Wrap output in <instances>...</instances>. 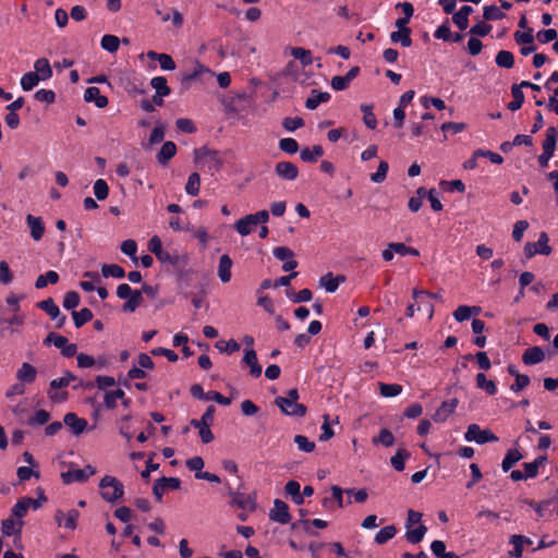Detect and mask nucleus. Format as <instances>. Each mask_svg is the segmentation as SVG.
Returning <instances> with one entry per match:
<instances>
[{"label": "nucleus", "instance_id": "nucleus-1", "mask_svg": "<svg viewBox=\"0 0 558 558\" xmlns=\"http://www.w3.org/2000/svg\"><path fill=\"white\" fill-rule=\"evenodd\" d=\"M299 391L292 388L287 392V396H279L275 399V404L289 416L303 417L306 414V407L298 402Z\"/></svg>", "mask_w": 558, "mask_h": 558}, {"label": "nucleus", "instance_id": "nucleus-2", "mask_svg": "<svg viewBox=\"0 0 558 558\" xmlns=\"http://www.w3.org/2000/svg\"><path fill=\"white\" fill-rule=\"evenodd\" d=\"M100 496L110 504L117 502L124 495V486L117 477L105 475L99 482Z\"/></svg>", "mask_w": 558, "mask_h": 558}, {"label": "nucleus", "instance_id": "nucleus-3", "mask_svg": "<svg viewBox=\"0 0 558 558\" xmlns=\"http://www.w3.org/2000/svg\"><path fill=\"white\" fill-rule=\"evenodd\" d=\"M557 140V129L549 126L546 130L545 138L542 143L543 153L537 158V161L542 168H547L549 160L554 157Z\"/></svg>", "mask_w": 558, "mask_h": 558}, {"label": "nucleus", "instance_id": "nucleus-4", "mask_svg": "<svg viewBox=\"0 0 558 558\" xmlns=\"http://www.w3.org/2000/svg\"><path fill=\"white\" fill-rule=\"evenodd\" d=\"M464 438L466 441H475L478 445L498 440V437L490 429H482L477 424L468 426Z\"/></svg>", "mask_w": 558, "mask_h": 558}, {"label": "nucleus", "instance_id": "nucleus-5", "mask_svg": "<svg viewBox=\"0 0 558 558\" xmlns=\"http://www.w3.org/2000/svg\"><path fill=\"white\" fill-rule=\"evenodd\" d=\"M513 39L518 45L521 46L520 53L524 57L530 56L537 49L536 45L534 44L535 36L533 28H527V31L524 32H514Z\"/></svg>", "mask_w": 558, "mask_h": 558}, {"label": "nucleus", "instance_id": "nucleus-6", "mask_svg": "<svg viewBox=\"0 0 558 558\" xmlns=\"http://www.w3.org/2000/svg\"><path fill=\"white\" fill-rule=\"evenodd\" d=\"M548 235L545 232L539 234L536 243L527 242L524 246V254L527 258H532L536 254L549 255L551 247L548 245Z\"/></svg>", "mask_w": 558, "mask_h": 558}, {"label": "nucleus", "instance_id": "nucleus-7", "mask_svg": "<svg viewBox=\"0 0 558 558\" xmlns=\"http://www.w3.org/2000/svg\"><path fill=\"white\" fill-rule=\"evenodd\" d=\"M269 519L280 524H288L291 521L289 506L281 499H275L274 508L269 512Z\"/></svg>", "mask_w": 558, "mask_h": 558}, {"label": "nucleus", "instance_id": "nucleus-8", "mask_svg": "<svg viewBox=\"0 0 558 558\" xmlns=\"http://www.w3.org/2000/svg\"><path fill=\"white\" fill-rule=\"evenodd\" d=\"M228 494L231 497V505L233 507L251 511L255 509V501L250 495L233 492L231 487H229Z\"/></svg>", "mask_w": 558, "mask_h": 558}, {"label": "nucleus", "instance_id": "nucleus-9", "mask_svg": "<svg viewBox=\"0 0 558 558\" xmlns=\"http://www.w3.org/2000/svg\"><path fill=\"white\" fill-rule=\"evenodd\" d=\"M78 517L80 512L75 509L70 510L68 513H64L62 510H57L54 520L59 525H63L69 530H75Z\"/></svg>", "mask_w": 558, "mask_h": 558}, {"label": "nucleus", "instance_id": "nucleus-10", "mask_svg": "<svg viewBox=\"0 0 558 558\" xmlns=\"http://www.w3.org/2000/svg\"><path fill=\"white\" fill-rule=\"evenodd\" d=\"M275 172L283 180L293 181L299 175L298 167L290 161H280L275 167Z\"/></svg>", "mask_w": 558, "mask_h": 558}, {"label": "nucleus", "instance_id": "nucleus-11", "mask_svg": "<svg viewBox=\"0 0 558 558\" xmlns=\"http://www.w3.org/2000/svg\"><path fill=\"white\" fill-rule=\"evenodd\" d=\"M37 377V369L28 362L22 363L16 372V379L23 384H33Z\"/></svg>", "mask_w": 558, "mask_h": 558}, {"label": "nucleus", "instance_id": "nucleus-12", "mask_svg": "<svg viewBox=\"0 0 558 558\" xmlns=\"http://www.w3.org/2000/svg\"><path fill=\"white\" fill-rule=\"evenodd\" d=\"M26 223L31 230V236L35 241H39L45 233V223L40 217L31 214L26 216Z\"/></svg>", "mask_w": 558, "mask_h": 558}, {"label": "nucleus", "instance_id": "nucleus-13", "mask_svg": "<svg viewBox=\"0 0 558 558\" xmlns=\"http://www.w3.org/2000/svg\"><path fill=\"white\" fill-rule=\"evenodd\" d=\"M458 405V399L453 398L450 400L444 401L440 407L436 410L434 414V420L436 422H444L448 418L450 414L454 412Z\"/></svg>", "mask_w": 558, "mask_h": 558}, {"label": "nucleus", "instance_id": "nucleus-14", "mask_svg": "<svg viewBox=\"0 0 558 558\" xmlns=\"http://www.w3.org/2000/svg\"><path fill=\"white\" fill-rule=\"evenodd\" d=\"M243 362L250 367L251 376L257 378L262 375V366L253 348L245 349Z\"/></svg>", "mask_w": 558, "mask_h": 558}, {"label": "nucleus", "instance_id": "nucleus-15", "mask_svg": "<svg viewBox=\"0 0 558 558\" xmlns=\"http://www.w3.org/2000/svg\"><path fill=\"white\" fill-rule=\"evenodd\" d=\"M63 422L71 428L74 435L82 434L87 426V421L85 418L78 417L75 413H66L64 415Z\"/></svg>", "mask_w": 558, "mask_h": 558}, {"label": "nucleus", "instance_id": "nucleus-16", "mask_svg": "<svg viewBox=\"0 0 558 558\" xmlns=\"http://www.w3.org/2000/svg\"><path fill=\"white\" fill-rule=\"evenodd\" d=\"M84 100L86 102H94L98 108H105L108 105V98L101 95L100 89L95 86L85 89Z\"/></svg>", "mask_w": 558, "mask_h": 558}, {"label": "nucleus", "instance_id": "nucleus-17", "mask_svg": "<svg viewBox=\"0 0 558 558\" xmlns=\"http://www.w3.org/2000/svg\"><path fill=\"white\" fill-rule=\"evenodd\" d=\"M49 386H50V390L48 391V396L51 401L62 402L68 399V392H61V393L52 392V390L68 387V383L65 379H63L62 377L54 378L50 381Z\"/></svg>", "mask_w": 558, "mask_h": 558}, {"label": "nucleus", "instance_id": "nucleus-18", "mask_svg": "<svg viewBox=\"0 0 558 558\" xmlns=\"http://www.w3.org/2000/svg\"><path fill=\"white\" fill-rule=\"evenodd\" d=\"M545 360V352L541 347H532L524 351L522 361L525 365H535Z\"/></svg>", "mask_w": 558, "mask_h": 558}, {"label": "nucleus", "instance_id": "nucleus-19", "mask_svg": "<svg viewBox=\"0 0 558 558\" xmlns=\"http://www.w3.org/2000/svg\"><path fill=\"white\" fill-rule=\"evenodd\" d=\"M232 265L233 262L228 254H223L220 256L218 265V277L221 280V282L227 283L231 280Z\"/></svg>", "mask_w": 558, "mask_h": 558}, {"label": "nucleus", "instance_id": "nucleus-20", "mask_svg": "<svg viewBox=\"0 0 558 558\" xmlns=\"http://www.w3.org/2000/svg\"><path fill=\"white\" fill-rule=\"evenodd\" d=\"M147 57L150 60H157L160 68L165 71H172L175 69V62L170 54L148 51Z\"/></svg>", "mask_w": 558, "mask_h": 558}, {"label": "nucleus", "instance_id": "nucleus-21", "mask_svg": "<svg viewBox=\"0 0 558 558\" xmlns=\"http://www.w3.org/2000/svg\"><path fill=\"white\" fill-rule=\"evenodd\" d=\"M547 461L546 456H539L532 462L523 463L524 475L527 478H535L538 475V470Z\"/></svg>", "mask_w": 558, "mask_h": 558}, {"label": "nucleus", "instance_id": "nucleus-22", "mask_svg": "<svg viewBox=\"0 0 558 558\" xmlns=\"http://www.w3.org/2000/svg\"><path fill=\"white\" fill-rule=\"evenodd\" d=\"M177 154V145L171 142V141H168L166 143H163V145L161 146L159 153L157 154V160L160 165H167V162L173 158Z\"/></svg>", "mask_w": 558, "mask_h": 558}, {"label": "nucleus", "instance_id": "nucleus-23", "mask_svg": "<svg viewBox=\"0 0 558 558\" xmlns=\"http://www.w3.org/2000/svg\"><path fill=\"white\" fill-rule=\"evenodd\" d=\"M34 73L39 75L40 81H47L52 76L50 62L46 58H39L34 63Z\"/></svg>", "mask_w": 558, "mask_h": 558}, {"label": "nucleus", "instance_id": "nucleus-24", "mask_svg": "<svg viewBox=\"0 0 558 558\" xmlns=\"http://www.w3.org/2000/svg\"><path fill=\"white\" fill-rule=\"evenodd\" d=\"M328 92L312 90L311 96L305 101V107L308 110H315L320 104L327 102L330 99Z\"/></svg>", "mask_w": 558, "mask_h": 558}, {"label": "nucleus", "instance_id": "nucleus-25", "mask_svg": "<svg viewBox=\"0 0 558 558\" xmlns=\"http://www.w3.org/2000/svg\"><path fill=\"white\" fill-rule=\"evenodd\" d=\"M208 71L209 70L205 65L196 62L192 71H187L182 74L181 83L184 87H189L191 82L197 80L202 74Z\"/></svg>", "mask_w": 558, "mask_h": 558}, {"label": "nucleus", "instance_id": "nucleus-26", "mask_svg": "<svg viewBox=\"0 0 558 558\" xmlns=\"http://www.w3.org/2000/svg\"><path fill=\"white\" fill-rule=\"evenodd\" d=\"M344 281L343 276L333 277L331 272H328L320 277V284L326 289L327 292L333 293L337 291L339 284Z\"/></svg>", "mask_w": 558, "mask_h": 558}, {"label": "nucleus", "instance_id": "nucleus-27", "mask_svg": "<svg viewBox=\"0 0 558 558\" xmlns=\"http://www.w3.org/2000/svg\"><path fill=\"white\" fill-rule=\"evenodd\" d=\"M24 525L23 521L14 522V520L10 517L8 519L2 520L1 522V532L4 536H11L13 534L21 535V530Z\"/></svg>", "mask_w": 558, "mask_h": 558}, {"label": "nucleus", "instance_id": "nucleus-28", "mask_svg": "<svg viewBox=\"0 0 558 558\" xmlns=\"http://www.w3.org/2000/svg\"><path fill=\"white\" fill-rule=\"evenodd\" d=\"M521 459H523V456L517 448L509 449L506 452L505 458L501 462L502 471L504 472L510 471L512 469V466L515 463H518Z\"/></svg>", "mask_w": 558, "mask_h": 558}, {"label": "nucleus", "instance_id": "nucleus-29", "mask_svg": "<svg viewBox=\"0 0 558 558\" xmlns=\"http://www.w3.org/2000/svg\"><path fill=\"white\" fill-rule=\"evenodd\" d=\"M476 386L483 389L488 396H495L497 393V386L495 381L487 379L484 373H478L475 377Z\"/></svg>", "mask_w": 558, "mask_h": 558}, {"label": "nucleus", "instance_id": "nucleus-30", "mask_svg": "<svg viewBox=\"0 0 558 558\" xmlns=\"http://www.w3.org/2000/svg\"><path fill=\"white\" fill-rule=\"evenodd\" d=\"M511 96L513 99L507 105V108L514 112L519 110L524 102V93L518 84L511 86Z\"/></svg>", "mask_w": 558, "mask_h": 558}, {"label": "nucleus", "instance_id": "nucleus-31", "mask_svg": "<svg viewBox=\"0 0 558 558\" xmlns=\"http://www.w3.org/2000/svg\"><path fill=\"white\" fill-rule=\"evenodd\" d=\"M324 155V148L320 145H314L312 148L305 147L300 153V158L304 162H315Z\"/></svg>", "mask_w": 558, "mask_h": 558}, {"label": "nucleus", "instance_id": "nucleus-32", "mask_svg": "<svg viewBox=\"0 0 558 558\" xmlns=\"http://www.w3.org/2000/svg\"><path fill=\"white\" fill-rule=\"evenodd\" d=\"M397 534V529L395 525H386L381 527L375 535L374 542L377 545H384L390 539H392Z\"/></svg>", "mask_w": 558, "mask_h": 558}, {"label": "nucleus", "instance_id": "nucleus-33", "mask_svg": "<svg viewBox=\"0 0 558 558\" xmlns=\"http://www.w3.org/2000/svg\"><path fill=\"white\" fill-rule=\"evenodd\" d=\"M299 525H302L304 531L311 535H315V533L311 530V525L317 527V529H325L327 527L328 523L325 520L322 519H313V520H300L298 522H294L292 524V529H296Z\"/></svg>", "mask_w": 558, "mask_h": 558}, {"label": "nucleus", "instance_id": "nucleus-34", "mask_svg": "<svg viewBox=\"0 0 558 558\" xmlns=\"http://www.w3.org/2000/svg\"><path fill=\"white\" fill-rule=\"evenodd\" d=\"M61 477L64 484H71L74 482L82 483L87 480V474H85V471L82 469H74L63 472Z\"/></svg>", "mask_w": 558, "mask_h": 558}, {"label": "nucleus", "instance_id": "nucleus-35", "mask_svg": "<svg viewBox=\"0 0 558 558\" xmlns=\"http://www.w3.org/2000/svg\"><path fill=\"white\" fill-rule=\"evenodd\" d=\"M37 307L46 312L47 315L51 317V319H57L60 316V308L52 298H48L38 302Z\"/></svg>", "mask_w": 558, "mask_h": 558}, {"label": "nucleus", "instance_id": "nucleus-36", "mask_svg": "<svg viewBox=\"0 0 558 558\" xmlns=\"http://www.w3.org/2000/svg\"><path fill=\"white\" fill-rule=\"evenodd\" d=\"M430 550L437 558H460L457 554L446 551V544L442 541L436 539L430 544Z\"/></svg>", "mask_w": 558, "mask_h": 558}, {"label": "nucleus", "instance_id": "nucleus-37", "mask_svg": "<svg viewBox=\"0 0 558 558\" xmlns=\"http://www.w3.org/2000/svg\"><path fill=\"white\" fill-rule=\"evenodd\" d=\"M361 111L363 112V122L369 130H375L377 126V119L373 112V105L362 104L360 106Z\"/></svg>", "mask_w": 558, "mask_h": 558}, {"label": "nucleus", "instance_id": "nucleus-38", "mask_svg": "<svg viewBox=\"0 0 558 558\" xmlns=\"http://www.w3.org/2000/svg\"><path fill=\"white\" fill-rule=\"evenodd\" d=\"M73 322L76 328H81L86 323L90 322L94 317L93 312L84 307L80 311H73L72 312Z\"/></svg>", "mask_w": 558, "mask_h": 558}, {"label": "nucleus", "instance_id": "nucleus-39", "mask_svg": "<svg viewBox=\"0 0 558 558\" xmlns=\"http://www.w3.org/2000/svg\"><path fill=\"white\" fill-rule=\"evenodd\" d=\"M426 532L427 527L424 524H420L416 529H408L404 536L410 544H418L423 541Z\"/></svg>", "mask_w": 558, "mask_h": 558}, {"label": "nucleus", "instance_id": "nucleus-40", "mask_svg": "<svg viewBox=\"0 0 558 558\" xmlns=\"http://www.w3.org/2000/svg\"><path fill=\"white\" fill-rule=\"evenodd\" d=\"M150 86L156 90V94L159 96H169L171 94V89L167 84V78L165 76H155L150 80Z\"/></svg>", "mask_w": 558, "mask_h": 558}, {"label": "nucleus", "instance_id": "nucleus-41", "mask_svg": "<svg viewBox=\"0 0 558 558\" xmlns=\"http://www.w3.org/2000/svg\"><path fill=\"white\" fill-rule=\"evenodd\" d=\"M524 504H526L529 507L534 509L536 512L537 519H542L545 517L546 510L551 506V498L543 500V501H535L533 499H525Z\"/></svg>", "mask_w": 558, "mask_h": 558}, {"label": "nucleus", "instance_id": "nucleus-42", "mask_svg": "<svg viewBox=\"0 0 558 558\" xmlns=\"http://www.w3.org/2000/svg\"><path fill=\"white\" fill-rule=\"evenodd\" d=\"M409 458H410V452L407 451L405 449L401 448V449H398L396 454L391 457L390 463L396 471L401 472L405 468L404 461Z\"/></svg>", "mask_w": 558, "mask_h": 558}, {"label": "nucleus", "instance_id": "nucleus-43", "mask_svg": "<svg viewBox=\"0 0 558 558\" xmlns=\"http://www.w3.org/2000/svg\"><path fill=\"white\" fill-rule=\"evenodd\" d=\"M59 281V275L54 270H49L45 275L38 276L35 281L36 289H44L48 283L56 284Z\"/></svg>", "mask_w": 558, "mask_h": 558}, {"label": "nucleus", "instance_id": "nucleus-44", "mask_svg": "<svg viewBox=\"0 0 558 558\" xmlns=\"http://www.w3.org/2000/svg\"><path fill=\"white\" fill-rule=\"evenodd\" d=\"M495 62L500 68L511 69L514 65V56L508 50H500L496 54Z\"/></svg>", "mask_w": 558, "mask_h": 558}, {"label": "nucleus", "instance_id": "nucleus-45", "mask_svg": "<svg viewBox=\"0 0 558 558\" xmlns=\"http://www.w3.org/2000/svg\"><path fill=\"white\" fill-rule=\"evenodd\" d=\"M291 54L294 59L299 60L303 66H307L313 63L312 52L302 47L292 48Z\"/></svg>", "mask_w": 558, "mask_h": 558}, {"label": "nucleus", "instance_id": "nucleus-46", "mask_svg": "<svg viewBox=\"0 0 558 558\" xmlns=\"http://www.w3.org/2000/svg\"><path fill=\"white\" fill-rule=\"evenodd\" d=\"M101 275L105 278L112 277V278L121 279L125 276V271L121 266H119L117 264H105L101 267Z\"/></svg>", "mask_w": 558, "mask_h": 558}, {"label": "nucleus", "instance_id": "nucleus-47", "mask_svg": "<svg viewBox=\"0 0 558 558\" xmlns=\"http://www.w3.org/2000/svg\"><path fill=\"white\" fill-rule=\"evenodd\" d=\"M378 385H379L380 395L385 398L397 397L403 390V387L399 384L379 383Z\"/></svg>", "mask_w": 558, "mask_h": 558}, {"label": "nucleus", "instance_id": "nucleus-48", "mask_svg": "<svg viewBox=\"0 0 558 558\" xmlns=\"http://www.w3.org/2000/svg\"><path fill=\"white\" fill-rule=\"evenodd\" d=\"M100 46L108 52H116L120 47V39L116 35H104L100 40Z\"/></svg>", "mask_w": 558, "mask_h": 558}, {"label": "nucleus", "instance_id": "nucleus-49", "mask_svg": "<svg viewBox=\"0 0 558 558\" xmlns=\"http://www.w3.org/2000/svg\"><path fill=\"white\" fill-rule=\"evenodd\" d=\"M201 187V177L197 172H193L189 175L185 192L191 196H197Z\"/></svg>", "mask_w": 558, "mask_h": 558}, {"label": "nucleus", "instance_id": "nucleus-50", "mask_svg": "<svg viewBox=\"0 0 558 558\" xmlns=\"http://www.w3.org/2000/svg\"><path fill=\"white\" fill-rule=\"evenodd\" d=\"M390 40L392 43H400L403 47H410L412 45L411 29L392 32L390 34Z\"/></svg>", "mask_w": 558, "mask_h": 558}, {"label": "nucleus", "instance_id": "nucleus-51", "mask_svg": "<svg viewBox=\"0 0 558 558\" xmlns=\"http://www.w3.org/2000/svg\"><path fill=\"white\" fill-rule=\"evenodd\" d=\"M286 294L294 303L308 302L312 300L313 296L312 291L307 288L302 289L299 292H294L293 290H287Z\"/></svg>", "mask_w": 558, "mask_h": 558}, {"label": "nucleus", "instance_id": "nucleus-52", "mask_svg": "<svg viewBox=\"0 0 558 558\" xmlns=\"http://www.w3.org/2000/svg\"><path fill=\"white\" fill-rule=\"evenodd\" d=\"M40 82L39 75L34 72H27L21 77V87L25 92L32 90Z\"/></svg>", "mask_w": 558, "mask_h": 558}, {"label": "nucleus", "instance_id": "nucleus-53", "mask_svg": "<svg viewBox=\"0 0 558 558\" xmlns=\"http://www.w3.org/2000/svg\"><path fill=\"white\" fill-rule=\"evenodd\" d=\"M505 16L506 14L495 4L485 5L483 8V19L485 21H499Z\"/></svg>", "mask_w": 558, "mask_h": 558}, {"label": "nucleus", "instance_id": "nucleus-54", "mask_svg": "<svg viewBox=\"0 0 558 558\" xmlns=\"http://www.w3.org/2000/svg\"><path fill=\"white\" fill-rule=\"evenodd\" d=\"M143 301L142 291L135 290L134 293L123 304L124 312H135Z\"/></svg>", "mask_w": 558, "mask_h": 558}, {"label": "nucleus", "instance_id": "nucleus-55", "mask_svg": "<svg viewBox=\"0 0 558 558\" xmlns=\"http://www.w3.org/2000/svg\"><path fill=\"white\" fill-rule=\"evenodd\" d=\"M373 444H380L384 447H391L395 444V436L389 429L383 428L380 429L378 436L373 438Z\"/></svg>", "mask_w": 558, "mask_h": 558}, {"label": "nucleus", "instance_id": "nucleus-56", "mask_svg": "<svg viewBox=\"0 0 558 558\" xmlns=\"http://www.w3.org/2000/svg\"><path fill=\"white\" fill-rule=\"evenodd\" d=\"M118 398H123V390L117 389L113 391H107L104 396V405L108 410H113L117 407Z\"/></svg>", "mask_w": 558, "mask_h": 558}, {"label": "nucleus", "instance_id": "nucleus-57", "mask_svg": "<svg viewBox=\"0 0 558 558\" xmlns=\"http://www.w3.org/2000/svg\"><path fill=\"white\" fill-rule=\"evenodd\" d=\"M94 194L98 201H104L109 195V186L106 180L98 179L94 183Z\"/></svg>", "mask_w": 558, "mask_h": 558}, {"label": "nucleus", "instance_id": "nucleus-58", "mask_svg": "<svg viewBox=\"0 0 558 558\" xmlns=\"http://www.w3.org/2000/svg\"><path fill=\"white\" fill-rule=\"evenodd\" d=\"M216 409L214 405H209L204 414L202 415L201 420H192L191 425L192 426H199V425H207L210 426L214 422V415H215Z\"/></svg>", "mask_w": 558, "mask_h": 558}, {"label": "nucleus", "instance_id": "nucleus-59", "mask_svg": "<svg viewBox=\"0 0 558 558\" xmlns=\"http://www.w3.org/2000/svg\"><path fill=\"white\" fill-rule=\"evenodd\" d=\"M81 298L76 291H68L63 298V307L65 310H74L80 305Z\"/></svg>", "mask_w": 558, "mask_h": 558}, {"label": "nucleus", "instance_id": "nucleus-60", "mask_svg": "<svg viewBox=\"0 0 558 558\" xmlns=\"http://www.w3.org/2000/svg\"><path fill=\"white\" fill-rule=\"evenodd\" d=\"M389 170L387 161L381 160L378 165L377 171L371 174V180L375 183H381L386 180Z\"/></svg>", "mask_w": 558, "mask_h": 558}, {"label": "nucleus", "instance_id": "nucleus-61", "mask_svg": "<svg viewBox=\"0 0 558 558\" xmlns=\"http://www.w3.org/2000/svg\"><path fill=\"white\" fill-rule=\"evenodd\" d=\"M294 442L298 446L299 450L303 452H312L315 449V442L311 441L304 435H296L294 437Z\"/></svg>", "mask_w": 558, "mask_h": 558}, {"label": "nucleus", "instance_id": "nucleus-62", "mask_svg": "<svg viewBox=\"0 0 558 558\" xmlns=\"http://www.w3.org/2000/svg\"><path fill=\"white\" fill-rule=\"evenodd\" d=\"M279 148L287 154H295L299 150L298 142L292 137H284L279 141Z\"/></svg>", "mask_w": 558, "mask_h": 558}, {"label": "nucleus", "instance_id": "nucleus-63", "mask_svg": "<svg viewBox=\"0 0 558 558\" xmlns=\"http://www.w3.org/2000/svg\"><path fill=\"white\" fill-rule=\"evenodd\" d=\"M251 226H254V223L248 219V215H246L234 223V229L242 236H246L251 233Z\"/></svg>", "mask_w": 558, "mask_h": 558}, {"label": "nucleus", "instance_id": "nucleus-64", "mask_svg": "<svg viewBox=\"0 0 558 558\" xmlns=\"http://www.w3.org/2000/svg\"><path fill=\"white\" fill-rule=\"evenodd\" d=\"M216 348L220 351V352H225L227 354H232L236 351L240 350V344L231 339L229 341H223V340H220L216 343Z\"/></svg>", "mask_w": 558, "mask_h": 558}]
</instances>
